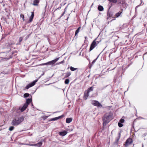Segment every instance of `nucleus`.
<instances>
[{
    "instance_id": "b1692460",
    "label": "nucleus",
    "mask_w": 147,
    "mask_h": 147,
    "mask_svg": "<svg viewBox=\"0 0 147 147\" xmlns=\"http://www.w3.org/2000/svg\"><path fill=\"white\" fill-rule=\"evenodd\" d=\"M107 15L108 16L110 17H112L113 16V15L112 13L109 11L107 12Z\"/></svg>"
},
{
    "instance_id": "7c9ffc66",
    "label": "nucleus",
    "mask_w": 147,
    "mask_h": 147,
    "mask_svg": "<svg viewBox=\"0 0 147 147\" xmlns=\"http://www.w3.org/2000/svg\"><path fill=\"white\" fill-rule=\"evenodd\" d=\"M141 3L140 4V5H139L136 7L135 9L136 11H137L138 7H139L140 6V5L142 4V0L141 1Z\"/></svg>"
},
{
    "instance_id": "aec40b11",
    "label": "nucleus",
    "mask_w": 147,
    "mask_h": 147,
    "mask_svg": "<svg viewBox=\"0 0 147 147\" xmlns=\"http://www.w3.org/2000/svg\"><path fill=\"white\" fill-rule=\"evenodd\" d=\"M98 9L100 11H103L104 10L103 7L102 6L100 5H98Z\"/></svg>"
},
{
    "instance_id": "ea45409f",
    "label": "nucleus",
    "mask_w": 147,
    "mask_h": 147,
    "mask_svg": "<svg viewBox=\"0 0 147 147\" xmlns=\"http://www.w3.org/2000/svg\"><path fill=\"white\" fill-rule=\"evenodd\" d=\"M146 54H147V53H144V55H143V59H144V55H145Z\"/></svg>"
},
{
    "instance_id": "a878e982",
    "label": "nucleus",
    "mask_w": 147,
    "mask_h": 147,
    "mask_svg": "<svg viewBox=\"0 0 147 147\" xmlns=\"http://www.w3.org/2000/svg\"><path fill=\"white\" fill-rule=\"evenodd\" d=\"M110 2L114 3H116L117 2V0H108Z\"/></svg>"
},
{
    "instance_id": "1a4fd4ad",
    "label": "nucleus",
    "mask_w": 147,
    "mask_h": 147,
    "mask_svg": "<svg viewBox=\"0 0 147 147\" xmlns=\"http://www.w3.org/2000/svg\"><path fill=\"white\" fill-rule=\"evenodd\" d=\"M42 143L41 142H38L37 144H29V145L30 146H37L38 147H40L42 146Z\"/></svg>"
},
{
    "instance_id": "c85d7f7f",
    "label": "nucleus",
    "mask_w": 147,
    "mask_h": 147,
    "mask_svg": "<svg viewBox=\"0 0 147 147\" xmlns=\"http://www.w3.org/2000/svg\"><path fill=\"white\" fill-rule=\"evenodd\" d=\"M29 94L28 93H25L24 94V97L25 98H26L27 97H28L29 96Z\"/></svg>"
},
{
    "instance_id": "72a5a7b5",
    "label": "nucleus",
    "mask_w": 147,
    "mask_h": 147,
    "mask_svg": "<svg viewBox=\"0 0 147 147\" xmlns=\"http://www.w3.org/2000/svg\"><path fill=\"white\" fill-rule=\"evenodd\" d=\"M65 61L64 60H63L62 61L59 62L58 63H57V64H60L62 63H64Z\"/></svg>"
},
{
    "instance_id": "f03ea898",
    "label": "nucleus",
    "mask_w": 147,
    "mask_h": 147,
    "mask_svg": "<svg viewBox=\"0 0 147 147\" xmlns=\"http://www.w3.org/2000/svg\"><path fill=\"white\" fill-rule=\"evenodd\" d=\"M24 120V118L23 117H21L18 118H16L12 121L11 124L13 125H17L20 123Z\"/></svg>"
},
{
    "instance_id": "393cba45",
    "label": "nucleus",
    "mask_w": 147,
    "mask_h": 147,
    "mask_svg": "<svg viewBox=\"0 0 147 147\" xmlns=\"http://www.w3.org/2000/svg\"><path fill=\"white\" fill-rule=\"evenodd\" d=\"M80 28V27H79L76 30L75 34V36H76L79 32V30Z\"/></svg>"
},
{
    "instance_id": "39448f33",
    "label": "nucleus",
    "mask_w": 147,
    "mask_h": 147,
    "mask_svg": "<svg viewBox=\"0 0 147 147\" xmlns=\"http://www.w3.org/2000/svg\"><path fill=\"white\" fill-rule=\"evenodd\" d=\"M38 80V79L36 80H35L33 81L31 83L29 84L28 85L26 86L24 90H25L26 89H28L30 88L31 87L34 86L35 84L37 82Z\"/></svg>"
},
{
    "instance_id": "f704fd0d",
    "label": "nucleus",
    "mask_w": 147,
    "mask_h": 147,
    "mask_svg": "<svg viewBox=\"0 0 147 147\" xmlns=\"http://www.w3.org/2000/svg\"><path fill=\"white\" fill-rule=\"evenodd\" d=\"M98 57H97L96 59H94L92 62V64H93L96 61Z\"/></svg>"
},
{
    "instance_id": "c9c22d12",
    "label": "nucleus",
    "mask_w": 147,
    "mask_h": 147,
    "mask_svg": "<svg viewBox=\"0 0 147 147\" xmlns=\"http://www.w3.org/2000/svg\"><path fill=\"white\" fill-rule=\"evenodd\" d=\"M147 135V132L143 134L142 135V137H144L146 136Z\"/></svg>"
},
{
    "instance_id": "9d476101",
    "label": "nucleus",
    "mask_w": 147,
    "mask_h": 147,
    "mask_svg": "<svg viewBox=\"0 0 147 147\" xmlns=\"http://www.w3.org/2000/svg\"><path fill=\"white\" fill-rule=\"evenodd\" d=\"M125 121V120L122 118L121 119L118 123V125L120 127H121L123 126V124H122Z\"/></svg>"
},
{
    "instance_id": "f3484780",
    "label": "nucleus",
    "mask_w": 147,
    "mask_h": 147,
    "mask_svg": "<svg viewBox=\"0 0 147 147\" xmlns=\"http://www.w3.org/2000/svg\"><path fill=\"white\" fill-rule=\"evenodd\" d=\"M117 2L119 4H123L125 3V0H118Z\"/></svg>"
},
{
    "instance_id": "4468645a",
    "label": "nucleus",
    "mask_w": 147,
    "mask_h": 147,
    "mask_svg": "<svg viewBox=\"0 0 147 147\" xmlns=\"http://www.w3.org/2000/svg\"><path fill=\"white\" fill-rule=\"evenodd\" d=\"M23 37H20L18 41V42L16 44V45H19L21 44V42L23 39Z\"/></svg>"
},
{
    "instance_id": "a211bd4d",
    "label": "nucleus",
    "mask_w": 147,
    "mask_h": 147,
    "mask_svg": "<svg viewBox=\"0 0 147 147\" xmlns=\"http://www.w3.org/2000/svg\"><path fill=\"white\" fill-rule=\"evenodd\" d=\"M72 121V118H66V122L67 123H69L71 122Z\"/></svg>"
},
{
    "instance_id": "f8f14e48",
    "label": "nucleus",
    "mask_w": 147,
    "mask_h": 147,
    "mask_svg": "<svg viewBox=\"0 0 147 147\" xmlns=\"http://www.w3.org/2000/svg\"><path fill=\"white\" fill-rule=\"evenodd\" d=\"M67 132L65 131H63L59 132V135L62 136H64L66 135Z\"/></svg>"
},
{
    "instance_id": "bb28decb",
    "label": "nucleus",
    "mask_w": 147,
    "mask_h": 147,
    "mask_svg": "<svg viewBox=\"0 0 147 147\" xmlns=\"http://www.w3.org/2000/svg\"><path fill=\"white\" fill-rule=\"evenodd\" d=\"M70 70L72 71H74L77 69V68H75L72 67H70Z\"/></svg>"
},
{
    "instance_id": "a19ab883",
    "label": "nucleus",
    "mask_w": 147,
    "mask_h": 147,
    "mask_svg": "<svg viewBox=\"0 0 147 147\" xmlns=\"http://www.w3.org/2000/svg\"><path fill=\"white\" fill-rule=\"evenodd\" d=\"M29 35H28V36H26V39L27 38H28V37H29Z\"/></svg>"
},
{
    "instance_id": "412c9836",
    "label": "nucleus",
    "mask_w": 147,
    "mask_h": 147,
    "mask_svg": "<svg viewBox=\"0 0 147 147\" xmlns=\"http://www.w3.org/2000/svg\"><path fill=\"white\" fill-rule=\"evenodd\" d=\"M122 13V12L119 11V12H118V13H116L115 14V16L117 17L118 18L119 16H120L121 14V13Z\"/></svg>"
},
{
    "instance_id": "5701e85b",
    "label": "nucleus",
    "mask_w": 147,
    "mask_h": 147,
    "mask_svg": "<svg viewBox=\"0 0 147 147\" xmlns=\"http://www.w3.org/2000/svg\"><path fill=\"white\" fill-rule=\"evenodd\" d=\"M71 74V73L70 72H67L65 74V78H66L69 77Z\"/></svg>"
},
{
    "instance_id": "79ce46f5",
    "label": "nucleus",
    "mask_w": 147,
    "mask_h": 147,
    "mask_svg": "<svg viewBox=\"0 0 147 147\" xmlns=\"http://www.w3.org/2000/svg\"><path fill=\"white\" fill-rule=\"evenodd\" d=\"M144 144H142V147H144Z\"/></svg>"
},
{
    "instance_id": "6e6552de",
    "label": "nucleus",
    "mask_w": 147,
    "mask_h": 147,
    "mask_svg": "<svg viewBox=\"0 0 147 147\" xmlns=\"http://www.w3.org/2000/svg\"><path fill=\"white\" fill-rule=\"evenodd\" d=\"M27 107L28 106L27 104H24L22 107H19V109L21 111V112H23L26 110Z\"/></svg>"
},
{
    "instance_id": "dca6fc26",
    "label": "nucleus",
    "mask_w": 147,
    "mask_h": 147,
    "mask_svg": "<svg viewBox=\"0 0 147 147\" xmlns=\"http://www.w3.org/2000/svg\"><path fill=\"white\" fill-rule=\"evenodd\" d=\"M63 116V115H61L60 116H59L58 117H57L55 118H53L51 120V121H55L57 120H58V119L61 118Z\"/></svg>"
},
{
    "instance_id": "58836bf2",
    "label": "nucleus",
    "mask_w": 147,
    "mask_h": 147,
    "mask_svg": "<svg viewBox=\"0 0 147 147\" xmlns=\"http://www.w3.org/2000/svg\"><path fill=\"white\" fill-rule=\"evenodd\" d=\"M61 7V6H60L59 7H58V8H57L55 9V10L54 11H55L57 9H60Z\"/></svg>"
},
{
    "instance_id": "37998d69",
    "label": "nucleus",
    "mask_w": 147,
    "mask_h": 147,
    "mask_svg": "<svg viewBox=\"0 0 147 147\" xmlns=\"http://www.w3.org/2000/svg\"><path fill=\"white\" fill-rule=\"evenodd\" d=\"M104 88H102V89H101V90H103V89Z\"/></svg>"
},
{
    "instance_id": "4c0bfd02",
    "label": "nucleus",
    "mask_w": 147,
    "mask_h": 147,
    "mask_svg": "<svg viewBox=\"0 0 147 147\" xmlns=\"http://www.w3.org/2000/svg\"><path fill=\"white\" fill-rule=\"evenodd\" d=\"M119 138H118V139H117V141H118L120 138V136H121V134H120V133H119Z\"/></svg>"
},
{
    "instance_id": "6ab92c4d",
    "label": "nucleus",
    "mask_w": 147,
    "mask_h": 147,
    "mask_svg": "<svg viewBox=\"0 0 147 147\" xmlns=\"http://www.w3.org/2000/svg\"><path fill=\"white\" fill-rule=\"evenodd\" d=\"M39 0H34L33 4L34 5L37 6L38 5V4L39 3Z\"/></svg>"
},
{
    "instance_id": "a18cd8bd",
    "label": "nucleus",
    "mask_w": 147,
    "mask_h": 147,
    "mask_svg": "<svg viewBox=\"0 0 147 147\" xmlns=\"http://www.w3.org/2000/svg\"><path fill=\"white\" fill-rule=\"evenodd\" d=\"M44 74H43L42 75H44Z\"/></svg>"
},
{
    "instance_id": "cd10ccee",
    "label": "nucleus",
    "mask_w": 147,
    "mask_h": 147,
    "mask_svg": "<svg viewBox=\"0 0 147 147\" xmlns=\"http://www.w3.org/2000/svg\"><path fill=\"white\" fill-rule=\"evenodd\" d=\"M69 80L68 79H66L65 81V84H68L69 83Z\"/></svg>"
},
{
    "instance_id": "c756f323",
    "label": "nucleus",
    "mask_w": 147,
    "mask_h": 147,
    "mask_svg": "<svg viewBox=\"0 0 147 147\" xmlns=\"http://www.w3.org/2000/svg\"><path fill=\"white\" fill-rule=\"evenodd\" d=\"M20 17L21 18H22L24 21L25 20H24V16L23 14H21L20 15Z\"/></svg>"
},
{
    "instance_id": "473e14b6",
    "label": "nucleus",
    "mask_w": 147,
    "mask_h": 147,
    "mask_svg": "<svg viewBox=\"0 0 147 147\" xmlns=\"http://www.w3.org/2000/svg\"><path fill=\"white\" fill-rule=\"evenodd\" d=\"M66 9V8H65V9L63 13L61 14V16L59 18V19H60V18H61V17H62L64 15V14L65 13V11H66V10H65Z\"/></svg>"
},
{
    "instance_id": "423d86ee",
    "label": "nucleus",
    "mask_w": 147,
    "mask_h": 147,
    "mask_svg": "<svg viewBox=\"0 0 147 147\" xmlns=\"http://www.w3.org/2000/svg\"><path fill=\"white\" fill-rule=\"evenodd\" d=\"M92 103L93 105L97 106L98 107L101 108L102 107V105L97 100L92 101Z\"/></svg>"
},
{
    "instance_id": "9b49d317",
    "label": "nucleus",
    "mask_w": 147,
    "mask_h": 147,
    "mask_svg": "<svg viewBox=\"0 0 147 147\" xmlns=\"http://www.w3.org/2000/svg\"><path fill=\"white\" fill-rule=\"evenodd\" d=\"M34 16V12H31V15L29 18V20L28 22V23H30L32 22Z\"/></svg>"
},
{
    "instance_id": "20e7f679",
    "label": "nucleus",
    "mask_w": 147,
    "mask_h": 147,
    "mask_svg": "<svg viewBox=\"0 0 147 147\" xmlns=\"http://www.w3.org/2000/svg\"><path fill=\"white\" fill-rule=\"evenodd\" d=\"M60 57H58L53 60L51 61H49L45 63H42L40 64L39 65L40 66L48 65H51L54 64L59 59Z\"/></svg>"
},
{
    "instance_id": "ddd939ff",
    "label": "nucleus",
    "mask_w": 147,
    "mask_h": 147,
    "mask_svg": "<svg viewBox=\"0 0 147 147\" xmlns=\"http://www.w3.org/2000/svg\"><path fill=\"white\" fill-rule=\"evenodd\" d=\"M89 93L87 91L85 92L84 96L85 100L87 99L88 97L89 96Z\"/></svg>"
},
{
    "instance_id": "e433bc0d",
    "label": "nucleus",
    "mask_w": 147,
    "mask_h": 147,
    "mask_svg": "<svg viewBox=\"0 0 147 147\" xmlns=\"http://www.w3.org/2000/svg\"><path fill=\"white\" fill-rule=\"evenodd\" d=\"M12 57V55H10L9 57H5V59H9L10 58H11Z\"/></svg>"
},
{
    "instance_id": "0eeeda50",
    "label": "nucleus",
    "mask_w": 147,
    "mask_h": 147,
    "mask_svg": "<svg viewBox=\"0 0 147 147\" xmlns=\"http://www.w3.org/2000/svg\"><path fill=\"white\" fill-rule=\"evenodd\" d=\"M133 142L131 138H129L126 140L125 142V146H127L131 144Z\"/></svg>"
},
{
    "instance_id": "4be33fe9",
    "label": "nucleus",
    "mask_w": 147,
    "mask_h": 147,
    "mask_svg": "<svg viewBox=\"0 0 147 147\" xmlns=\"http://www.w3.org/2000/svg\"><path fill=\"white\" fill-rule=\"evenodd\" d=\"M93 88L92 87H90L88 88L86 91L89 93L90 92L93 90Z\"/></svg>"
},
{
    "instance_id": "f257e3e1",
    "label": "nucleus",
    "mask_w": 147,
    "mask_h": 147,
    "mask_svg": "<svg viewBox=\"0 0 147 147\" xmlns=\"http://www.w3.org/2000/svg\"><path fill=\"white\" fill-rule=\"evenodd\" d=\"M113 114L111 112L105 113L102 117L103 125L105 126L113 119Z\"/></svg>"
},
{
    "instance_id": "2f4dec72",
    "label": "nucleus",
    "mask_w": 147,
    "mask_h": 147,
    "mask_svg": "<svg viewBox=\"0 0 147 147\" xmlns=\"http://www.w3.org/2000/svg\"><path fill=\"white\" fill-rule=\"evenodd\" d=\"M14 129V127L13 126H11L9 128V130L10 131H12Z\"/></svg>"
},
{
    "instance_id": "c03bdc74",
    "label": "nucleus",
    "mask_w": 147,
    "mask_h": 147,
    "mask_svg": "<svg viewBox=\"0 0 147 147\" xmlns=\"http://www.w3.org/2000/svg\"><path fill=\"white\" fill-rule=\"evenodd\" d=\"M86 37H85V39H86Z\"/></svg>"
},
{
    "instance_id": "7ed1b4c3",
    "label": "nucleus",
    "mask_w": 147,
    "mask_h": 147,
    "mask_svg": "<svg viewBox=\"0 0 147 147\" xmlns=\"http://www.w3.org/2000/svg\"><path fill=\"white\" fill-rule=\"evenodd\" d=\"M97 38H95L91 44L89 49L90 51L92 50L99 43V41L96 40Z\"/></svg>"
},
{
    "instance_id": "2eb2a0df",
    "label": "nucleus",
    "mask_w": 147,
    "mask_h": 147,
    "mask_svg": "<svg viewBox=\"0 0 147 147\" xmlns=\"http://www.w3.org/2000/svg\"><path fill=\"white\" fill-rule=\"evenodd\" d=\"M32 102V99L31 98H28L26 99V102L24 104H27L28 106L29 104Z\"/></svg>"
}]
</instances>
